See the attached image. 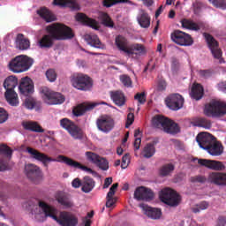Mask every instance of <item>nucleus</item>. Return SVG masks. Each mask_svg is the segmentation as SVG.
Returning a JSON list of instances; mask_svg holds the SVG:
<instances>
[{
  "mask_svg": "<svg viewBox=\"0 0 226 226\" xmlns=\"http://www.w3.org/2000/svg\"><path fill=\"white\" fill-rule=\"evenodd\" d=\"M34 60L27 56H18L11 59L8 64L9 70L13 73H23L33 66Z\"/></svg>",
  "mask_w": 226,
  "mask_h": 226,
  "instance_id": "423d86ee",
  "label": "nucleus"
},
{
  "mask_svg": "<svg viewBox=\"0 0 226 226\" xmlns=\"http://www.w3.org/2000/svg\"><path fill=\"white\" fill-rule=\"evenodd\" d=\"M67 132L72 139H75V140H82V139H84V132H82V129L75 124Z\"/></svg>",
  "mask_w": 226,
  "mask_h": 226,
  "instance_id": "e433bc0d",
  "label": "nucleus"
},
{
  "mask_svg": "<svg viewBox=\"0 0 226 226\" xmlns=\"http://www.w3.org/2000/svg\"><path fill=\"white\" fill-rule=\"evenodd\" d=\"M134 100L138 102L139 105H144L147 100V95H146V92L137 93L134 95Z\"/></svg>",
  "mask_w": 226,
  "mask_h": 226,
  "instance_id": "8fccbe9b",
  "label": "nucleus"
},
{
  "mask_svg": "<svg viewBox=\"0 0 226 226\" xmlns=\"http://www.w3.org/2000/svg\"><path fill=\"white\" fill-rule=\"evenodd\" d=\"M26 151L28 154L31 155V158L34 160H37V162H41L44 167H49V162H58L59 163H65L69 167H73L74 169H79L83 170V172H87L88 174H92V176H96V171L93 170V169L88 168L87 166L82 165L80 162L74 161L73 159L64 156L58 155L56 159L52 157H49V155L33 148L26 147Z\"/></svg>",
  "mask_w": 226,
  "mask_h": 226,
  "instance_id": "7ed1b4c3",
  "label": "nucleus"
},
{
  "mask_svg": "<svg viewBox=\"0 0 226 226\" xmlns=\"http://www.w3.org/2000/svg\"><path fill=\"white\" fill-rule=\"evenodd\" d=\"M204 114L207 117H222L226 114V102L212 101L205 106Z\"/></svg>",
  "mask_w": 226,
  "mask_h": 226,
  "instance_id": "6e6552de",
  "label": "nucleus"
},
{
  "mask_svg": "<svg viewBox=\"0 0 226 226\" xmlns=\"http://www.w3.org/2000/svg\"><path fill=\"white\" fill-rule=\"evenodd\" d=\"M72 188H80L82 186V180L79 178H74L72 182Z\"/></svg>",
  "mask_w": 226,
  "mask_h": 226,
  "instance_id": "774afa93",
  "label": "nucleus"
},
{
  "mask_svg": "<svg viewBox=\"0 0 226 226\" xmlns=\"http://www.w3.org/2000/svg\"><path fill=\"white\" fill-rule=\"evenodd\" d=\"M10 119V114L4 108H0V124H4Z\"/></svg>",
  "mask_w": 226,
  "mask_h": 226,
  "instance_id": "6e6d98bb",
  "label": "nucleus"
},
{
  "mask_svg": "<svg viewBox=\"0 0 226 226\" xmlns=\"http://www.w3.org/2000/svg\"><path fill=\"white\" fill-rule=\"evenodd\" d=\"M18 79L16 77L9 76L4 82V87L6 90L5 98L12 107L19 105V95L15 93V87H17Z\"/></svg>",
  "mask_w": 226,
  "mask_h": 226,
  "instance_id": "0eeeda50",
  "label": "nucleus"
},
{
  "mask_svg": "<svg viewBox=\"0 0 226 226\" xmlns=\"http://www.w3.org/2000/svg\"><path fill=\"white\" fill-rule=\"evenodd\" d=\"M129 53L127 56H145L147 54V50L146 49V46L140 43H132L129 46Z\"/></svg>",
  "mask_w": 226,
  "mask_h": 226,
  "instance_id": "bb28decb",
  "label": "nucleus"
},
{
  "mask_svg": "<svg viewBox=\"0 0 226 226\" xmlns=\"http://www.w3.org/2000/svg\"><path fill=\"white\" fill-rule=\"evenodd\" d=\"M25 172L26 174V177L31 181L36 182L38 179H41V170L34 164L26 165Z\"/></svg>",
  "mask_w": 226,
  "mask_h": 226,
  "instance_id": "6ab92c4d",
  "label": "nucleus"
},
{
  "mask_svg": "<svg viewBox=\"0 0 226 226\" xmlns=\"http://www.w3.org/2000/svg\"><path fill=\"white\" fill-rule=\"evenodd\" d=\"M56 199L58 204H60L64 207H66V208L73 207V201H72V200L68 198V196L64 194H59L58 196H56Z\"/></svg>",
  "mask_w": 226,
  "mask_h": 226,
  "instance_id": "a19ab883",
  "label": "nucleus"
},
{
  "mask_svg": "<svg viewBox=\"0 0 226 226\" xmlns=\"http://www.w3.org/2000/svg\"><path fill=\"white\" fill-rule=\"evenodd\" d=\"M139 207L144 211V215L152 218V220H160L162 218V209L151 207L145 204H139Z\"/></svg>",
  "mask_w": 226,
  "mask_h": 226,
  "instance_id": "4be33fe9",
  "label": "nucleus"
},
{
  "mask_svg": "<svg viewBox=\"0 0 226 226\" xmlns=\"http://www.w3.org/2000/svg\"><path fill=\"white\" fill-rule=\"evenodd\" d=\"M152 124L154 128L163 130L165 133H170V135H176L180 132L179 125L163 115L154 116L152 119Z\"/></svg>",
  "mask_w": 226,
  "mask_h": 226,
  "instance_id": "39448f33",
  "label": "nucleus"
},
{
  "mask_svg": "<svg viewBox=\"0 0 226 226\" xmlns=\"http://www.w3.org/2000/svg\"><path fill=\"white\" fill-rule=\"evenodd\" d=\"M199 165L210 169V170H225V165L222 162L209 160V159H199Z\"/></svg>",
  "mask_w": 226,
  "mask_h": 226,
  "instance_id": "a211bd4d",
  "label": "nucleus"
},
{
  "mask_svg": "<svg viewBox=\"0 0 226 226\" xmlns=\"http://www.w3.org/2000/svg\"><path fill=\"white\" fill-rule=\"evenodd\" d=\"M128 165H130V154H125L122 157L121 168L122 169H128Z\"/></svg>",
  "mask_w": 226,
  "mask_h": 226,
  "instance_id": "e2e57ef3",
  "label": "nucleus"
},
{
  "mask_svg": "<svg viewBox=\"0 0 226 226\" xmlns=\"http://www.w3.org/2000/svg\"><path fill=\"white\" fill-rule=\"evenodd\" d=\"M95 165L101 169V170H109V161L103 157H100L99 161L95 162Z\"/></svg>",
  "mask_w": 226,
  "mask_h": 226,
  "instance_id": "3c124183",
  "label": "nucleus"
},
{
  "mask_svg": "<svg viewBox=\"0 0 226 226\" xmlns=\"http://www.w3.org/2000/svg\"><path fill=\"white\" fill-rule=\"evenodd\" d=\"M26 151L28 154L31 155V158L34 160H37V162H41L44 167H49V162H58L59 163H65L69 167H73L74 169H79L83 170V172H87L88 174H92V176H96V171L93 170V169L88 168L87 166L82 165L80 162L74 161L73 159L64 156L58 155L56 159L52 157H49V155L33 148L26 147Z\"/></svg>",
  "mask_w": 226,
  "mask_h": 226,
  "instance_id": "f03ea898",
  "label": "nucleus"
},
{
  "mask_svg": "<svg viewBox=\"0 0 226 226\" xmlns=\"http://www.w3.org/2000/svg\"><path fill=\"white\" fill-rule=\"evenodd\" d=\"M37 15H39L45 22H54L56 20V16L46 7H41L37 11Z\"/></svg>",
  "mask_w": 226,
  "mask_h": 226,
  "instance_id": "f704fd0d",
  "label": "nucleus"
},
{
  "mask_svg": "<svg viewBox=\"0 0 226 226\" xmlns=\"http://www.w3.org/2000/svg\"><path fill=\"white\" fill-rule=\"evenodd\" d=\"M72 84L79 91H91L93 88V79L86 74H78L72 78Z\"/></svg>",
  "mask_w": 226,
  "mask_h": 226,
  "instance_id": "9b49d317",
  "label": "nucleus"
},
{
  "mask_svg": "<svg viewBox=\"0 0 226 226\" xmlns=\"http://www.w3.org/2000/svg\"><path fill=\"white\" fill-rule=\"evenodd\" d=\"M16 43L17 47L20 50H27V49H29V47L31 46L29 40L24 38V34H19L17 35Z\"/></svg>",
  "mask_w": 226,
  "mask_h": 226,
  "instance_id": "58836bf2",
  "label": "nucleus"
},
{
  "mask_svg": "<svg viewBox=\"0 0 226 226\" xmlns=\"http://www.w3.org/2000/svg\"><path fill=\"white\" fill-rule=\"evenodd\" d=\"M107 201H106V207H112L116 202H117V200L114 198V196L107 194Z\"/></svg>",
  "mask_w": 226,
  "mask_h": 226,
  "instance_id": "0e129e2a",
  "label": "nucleus"
},
{
  "mask_svg": "<svg viewBox=\"0 0 226 226\" xmlns=\"http://www.w3.org/2000/svg\"><path fill=\"white\" fill-rule=\"evenodd\" d=\"M41 93L43 94L42 98L48 105H61V103H64V95L61 93L54 92L47 87H41Z\"/></svg>",
  "mask_w": 226,
  "mask_h": 226,
  "instance_id": "1a4fd4ad",
  "label": "nucleus"
},
{
  "mask_svg": "<svg viewBox=\"0 0 226 226\" xmlns=\"http://www.w3.org/2000/svg\"><path fill=\"white\" fill-rule=\"evenodd\" d=\"M215 8H219L220 10H226V0H208Z\"/></svg>",
  "mask_w": 226,
  "mask_h": 226,
  "instance_id": "5fc2aeb1",
  "label": "nucleus"
},
{
  "mask_svg": "<svg viewBox=\"0 0 226 226\" xmlns=\"http://www.w3.org/2000/svg\"><path fill=\"white\" fill-rule=\"evenodd\" d=\"M193 125L199 128H205V130H211V120L206 117H198L193 120Z\"/></svg>",
  "mask_w": 226,
  "mask_h": 226,
  "instance_id": "4c0bfd02",
  "label": "nucleus"
},
{
  "mask_svg": "<svg viewBox=\"0 0 226 226\" xmlns=\"http://www.w3.org/2000/svg\"><path fill=\"white\" fill-rule=\"evenodd\" d=\"M76 19L78 22H82L85 26H89V27H93V29H98V22L96 20L90 19L84 13H78L76 15Z\"/></svg>",
  "mask_w": 226,
  "mask_h": 226,
  "instance_id": "c756f323",
  "label": "nucleus"
},
{
  "mask_svg": "<svg viewBox=\"0 0 226 226\" xmlns=\"http://www.w3.org/2000/svg\"><path fill=\"white\" fill-rule=\"evenodd\" d=\"M198 75L201 78V79H210V77L213 76V71L211 69H207V70H199L198 71Z\"/></svg>",
  "mask_w": 226,
  "mask_h": 226,
  "instance_id": "13d9d810",
  "label": "nucleus"
},
{
  "mask_svg": "<svg viewBox=\"0 0 226 226\" xmlns=\"http://www.w3.org/2000/svg\"><path fill=\"white\" fill-rule=\"evenodd\" d=\"M4 170H10V166L8 165V162L0 159V172H4Z\"/></svg>",
  "mask_w": 226,
  "mask_h": 226,
  "instance_id": "338daca9",
  "label": "nucleus"
},
{
  "mask_svg": "<svg viewBox=\"0 0 226 226\" xmlns=\"http://www.w3.org/2000/svg\"><path fill=\"white\" fill-rule=\"evenodd\" d=\"M120 82L124 86V87H133V82L132 78L126 74L120 75Z\"/></svg>",
  "mask_w": 226,
  "mask_h": 226,
  "instance_id": "de8ad7c7",
  "label": "nucleus"
},
{
  "mask_svg": "<svg viewBox=\"0 0 226 226\" xmlns=\"http://www.w3.org/2000/svg\"><path fill=\"white\" fill-rule=\"evenodd\" d=\"M165 102L170 110H179L185 105V99L179 94H172L166 98Z\"/></svg>",
  "mask_w": 226,
  "mask_h": 226,
  "instance_id": "4468645a",
  "label": "nucleus"
},
{
  "mask_svg": "<svg viewBox=\"0 0 226 226\" xmlns=\"http://www.w3.org/2000/svg\"><path fill=\"white\" fill-rule=\"evenodd\" d=\"M167 90V81L166 80H160L157 83L156 91L158 93H163V91Z\"/></svg>",
  "mask_w": 226,
  "mask_h": 226,
  "instance_id": "680f3d73",
  "label": "nucleus"
},
{
  "mask_svg": "<svg viewBox=\"0 0 226 226\" xmlns=\"http://www.w3.org/2000/svg\"><path fill=\"white\" fill-rule=\"evenodd\" d=\"M171 71L173 73H177L179 71V60L176 57L171 58Z\"/></svg>",
  "mask_w": 226,
  "mask_h": 226,
  "instance_id": "052dcab7",
  "label": "nucleus"
},
{
  "mask_svg": "<svg viewBox=\"0 0 226 226\" xmlns=\"http://www.w3.org/2000/svg\"><path fill=\"white\" fill-rule=\"evenodd\" d=\"M45 75L49 82H56V80H57V72H56V70L54 69H49L46 71Z\"/></svg>",
  "mask_w": 226,
  "mask_h": 226,
  "instance_id": "09e8293b",
  "label": "nucleus"
},
{
  "mask_svg": "<svg viewBox=\"0 0 226 226\" xmlns=\"http://www.w3.org/2000/svg\"><path fill=\"white\" fill-rule=\"evenodd\" d=\"M137 21L143 29H147L149 26H151V18L149 17V14L144 11L139 12L137 17Z\"/></svg>",
  "mask_w": 226,
  "mask_h": 226,
  "instance_id": "473e14b6",
  "label": "nucleus"
},
{
  "mask_svg": "<svg viewBox=\"0 0 226 226\" xmlns=\"http://www.w3.org/2000/svg\"><path fill=\"white\" fill-rule=\"evenodd\" d=\"M215 139L216 138H215V136L209 132H200L196 137V142H198L200 147H201V149H205V151L208 149L211 143H213Z\"/></svg>",
  "mask_w": 226,
  "mask_h": 226,
  "instance_id": "f3484780",
  "label": "nucleus"
},
{
  "mask_svg": "<svg viewBox=\"0 0 226 226\" xmlns=\"http://www.w3.org/2000/svg\"><path fill=\"white\" fill-rule=\"evenodd\" d=\"M209 207V202L207 201H201L200 203L197 204L195 207L192 208V213H200Z\"/></svg>",
  "mask_w": 226,
  "mask_h": 226,
  "instance_id": "49530a36",
  "label": "nucleus"
},
{
  "mask_svg": "<svg viewBox=\"0 0 226 226\" xmlns=\"http://www.w3.org/2000/svg\"><path fill=\"white\" fill-rule=\"evenodd\" d=\"M37 204L41 209L46 218H52L61 226H77L79 225V218L75 215L69 212H62L60 217H57V210L56 207L49 205L43 200H37Z\"/></svg>",
  "mask_w": 226,
  "mask_h": 226,
  "instance_id": "20e7f679",
  "label": "nucleus"
},
{
  "mask_svg": "<svg viewBox=\"0 0 226 226\" xmlns=\"http://www.w3.org/2000/svg\"><path fill=\"white\" fill-rule=\"evenodd\" d=\"M207 151L211 156H220L223 154V146L215 139L211 143L208 148H207Z\"/></svg>",
  "mask_w": 226,
  "mask_h": 226,
  "instance_id": "7c9ffc66",
  "label": "nucleus"
},
{
  "mask_svg": "<svg viewBox=\"0 0 226 226\" xmlns=\"http://www.w3.org/2000/svg\"><path fill=\"white\" fill-rule=\"evenodd\" d=\"M97 105H98V103H96V102H93V103L83 102V103H80V104L77 105L72 109V114L76 117H80V116H84V114H86V112H89V111L93 110L94 109V107H96Z\"/></svg>",
  "mask_w": 226,
  "mask_h": 226,
  "instance_id": "aec40b11",
  "label": "nucleus"
},
{
  "mask_svg": "<svg viewBox=\"0 0 226 226\" xmlns=\"http://www.w3.org/2000/svg\"><path fill=\"white\" fill-rule=\"evenodd\" d=\"M85 154H86V157L88 160V162L94 163V165L96 164V162H98L99 159L102 158V156L98 155L97 154H95L94 152H86Z\"/></svg>",
  "mask_w": 226,
  "mask_h": 226,
  "instance_id": "603ef678",
  "label": "nucleus"
},
{
  "mask_svg": "<svg viewBox=\"0 0 226 226\" xmlns=\"http://www.w3.org/2000/svg\"><path fill=\"white\" fill-rule=\"evenodd\" d=\"M0 154H4L5 156H11L13 154V150L7 145H0Z\"/></svg>",
  "mask_w": 226,
  "mask_h": 226,
  "instance_id": "4d7b16f0",
  "label": "nucleus"
},
{
  "mask_svg": "<svg viewBox=\"0 0 226 226\" xmlns=\"http://www.w3.org/2000/svg\"><path fill=\"white\" fill-rule=\"evenodd\" d=\"M85 41L90 47H94V49H100L101 50H105L106 46L100 41V38L96 34H86Z\"/></svg>",
  "mask_w": 226,
  "mask_h": 226,
  "instance_id": "393cba45",
  "label": "nucleus"
},
{
  "mask_svg": "<svg viewBox=\"0 0 226 226\" xmlns=\"http://www.w3.org/2000/svg\"><path fill=\"white\" fill-rule=\"evenodd\" d=\"M191 183H200V185H204L207 181L205 176L196 175L194 177H190Z\"/></svg>",
  "mask_w": 226,
  "mask_h": 226,
  "instance_id": "bf43d9fd",
  "label": "nucleus"
},
{
  "mask_svg": "<svg viewBox=\"0 0 226 226\" xmlns=\"http://www.w3.org/2000/svg\"><path fill=\"white\" fill-rule=\"evenodd\" d=\"M157 144L158 141L156 140L147 143L144 147L143 151L141 152L143 158H153V156H154V154L156 153V147H154V146H156Z\"/></svg>",
  "mask_w": 226,
  "mask_h": 226,
  "instance_id": "c85d7f7f",
  "label": "nucleus"
},
{
  "mask_svg": "<svg viewBox=\"0 0 226 226\" xmlns=\"http://www.w3.org/2000/svg\"><path fill=\"white\" fill-rule=\"evenodd\" d=\"M134 199H136V200H146L149 202V200L154 199V192L149 188L139 186L136 188L134 192Z\"/></svg>",
  "mask_w": 226,
  "mask_h": 226,
  "instance_id": "dca6fc26",
  "label": "nucleus"
},
{
  "mask_svg": "<svg viewBox=\"0 0 226 226\" xmlns=\"http://www.w3.org/2000/svg\"><path fill=\"white\" fill-rule=\"evenodd\" d=\"M23 105L26 107V109L33 110V109L40 108L41 103L33 97H27L25 99Z\"/></svg>",
  "mask_w": 226,
  "mask_h": 226,
  "instance_id": "79ce46f5",
  "label": "nucleus"
},
{
  "mask_svg": "<svg viewBox=\"0 0 226 226\" xmlns=\"http://www.w3.org/2000/svg\"><path fill=\"white\" fill-rule=\"evenodd\" d=\"M94 185L95 182L93 178L90 177H84L81 183V192L89 193L90 192H93Z\"/></svg>",
  "mask_w": 226,
  "mask_h": 226,
  "instance_id": "72a5a7b5",
  "label": "nucleus"
},
{
  "mask_svg": "<svg viewBox=\"0 0 226 226\" xmlns=\"http://www.w3.org/2000/svg\"><path fill=\"white\" fill-rule=\"evenodd\" d=\"M171 40L174 43H177V45H180L181 47H190L193 45L192 35L181 30H175L174 33L171 34Z\"/></svg>",
  "mask_w": 226,
  "mask_h": 226,
  "instance_id": "ddd939ff",
  "label": "nucleus"
},
{
  "mask_svg": "<svg viewBox=\"0 0 226 226\" xmlns=\"http://www.w3.org/2000/svg\"><path fill=\"white\" fill-rule=\"evenodd\" d=\"M110 98L117 107H123L126 103V96H124V93L122 91L117 90L110 92Z\"/></svg>",
  "mask_w": 226,
  "mask_h": 226,
  "instance_id": "cd10ccee",
  "label": "nucleus"
},
{
  "mask_svg": "<svg viewBox=\"0 0 226 226\" xmlns=\"http://www.w3.org/2000/svg\"><path fill=\"white\" fill-rule=\"evenodd\" d=\"M96 126L102 133H110L116 126V121L111 116L102 115L96 119Z\"/></svg>",
  "mask_w": 226,
  "mask_h": 226,
  "instance_id": "f8f14e48",
  "label": "nucleus"
},
{
  "mask_svg": "<svg viewBox=\"0 0 226 226\" xmlns=\"http://www.w3.org/2000/svg\"><path fill=\"white\" fill-rule=\"evenodd\" d=\"M22 126L24 130H28L29 132H34L35 133H43V132H45V130H43V127L38 124V122H34V121L22 122Z\"/></svg>",
  "mask_w": 226,
  "mask_h": 226,
  "instance_id": "2f4dec72",
  "label": "nucleus"
},
{
  "mask_svg": "<svg viewBox=\"0 0 226 226\" xmlns=\"http://www.w3.org/2000/svg\"><path fill=\"white\" fill-rule=\"evenodd\" d=\"M53 4L55 6H62L63 8H75V0H54Z\"/></svg>",
  "mask_w": 226,
  "mask_h": 226,
  "instance_id": "37998d69",
  "label": "nucleus"
},
{
  "mask_svg": "<svg viewBox=\"0 0 226 226\" xmlns=\"http://www.w3.org/2000/svg\"><path fill=\"white\" fill-rule=\"evenodd\" d=\"M115 45L120 52H124V54L130 53V41L124 37V35H117L115 38Z\"/></svg>",
  "mask_w": 226,
  "mask_h": 226,
  "instance_id": "b1692460",
  "label": "nucleus"
},
{
  "mask_svg": "<svg viewBox=\"0 0 226 226\" xmlns=\"http://www.w3.org/2000/svg\"><path fill=\"white\" fill-rule=\"evenodd\" d=\"M133 121H135V115L133 113H129L127 115L125 128H128L129 126H132V124H133Z\"/></svg>",
  "mask_w": 226,
  "mask_h": 226,
  "instance_id": "69168bd1",
  "label": "nucleus"
},
{
  "mask_svg": "<svg viewBox=\"0 0 226 226\" xmlns=\"http://www.w3.org/2000/svg\"><path fill=\"white\" fill-rule=\"evenodd\" d=\"M46 30L49 34L43 35L38 41L41 49L52 48L54 46V40L64 41L72 40L75 37L73 30L63 23H53L52 25L48 26Z\"/></svg>",
  "mask_w": 226,
  "mask_h": 226,
  "instance_id": "f257e3e1",
  "label": "nucleus"
},
{
  "mask_svg": "<svg viewBox=\"0 0 226 226\" xmlns=\"http://www.w3.org/2000/svg\"><path fill=\"white\" fill-rule=\"evenodd\" d=\"M124 3H128L130 4L132 2L130 0H102V6H104V8H112V6H116V4Z\"/></svg>",
  "mask_w": 226,
  "mask_h": 226,
  "instance_id": "c03bdc74",
  "label": "nucleus"
},
{
  "mask_svg": "<svg viewBox=\"0 0 226 226\" xmlns=\"http://www.w3.org/2000/svg\"><path fill=\"white\" fill-rule=\"evenodd\" d=\"M208 181L217 186H226V173L212 172L208 176Z\"/></svg>",
  "mask_w": 226,
  "mask_h": 226,
  "instance_id": "a878e982",
  "label": "nucleus"
},
{
  "mask_svg": "<svg viewBox=\"0 0 226 226\" xmlns=\"http://www.w3.org/2000/svg\"><path fill=\"white\" fill-rule=\"evenodd\" d=\"M182 27L190 31H200L206 27V24L202 21L194 22L192 19H184L181 20Z\"/></svg>",
  "mask_w": 226,
  "mask_h": 226,
  "instance_id": "5701e85b",
  "label": "nucleus"
},
{
  "mask_svg": "<svg viewBox=\"0 0 226 226\" xmlns=\"http://www.w3.org/2000/svg\"><path fill=\"white\" fill-rule=\"evenodd\" d=\"M176 166L172 163L164 164L159 169V176L161 177H167V176H170L174 172Z\"/></svg>",
  "mask_w": 226,
  "mask_h": 226,
  "instance_id": "ea45409f",
  "label": "nucleus"
},
{
  "mask_svg": "<svg viewBox=\"0 0 226 226\" xmlns=\"http://www.w3.org/2000/svg\"><path fill=\"white\" fill-rule=\"evenodd\" d=\"M203 36L215 59H220L222 57V49L219 48L218 41L211 34L204 33Z\"/></svg>",
  "mask_w": 226,
  "mask_h": 226,
  "instance_id": "2eb2a0df",
  "label": "nucleus"
},
{
  "mask_svg": "<svg viewBox=\"0 0 226 226\" xmlns=\"http://www.w3.org/2000/svg\"><path fill=\"white\" fill-rule=\"evenodd\" d=\"M101 20L106 27H114V21L110 19V16L107 12H102L100 15Z\"/></svg>",
  "mask_w": 226,
  "mask_h": 226,
  "instance_id": "a18cd8bd",
  "label": "nucleus"
},
{
  "mask_svg": "<svg viewBox=\"0 0 226 226\" xmlns=\"http://www.w3.org/2000/svg\"><path fill=\"white\" fill-rule=\"evenodd\" d=\"M190 94L193 100H201V98L204 96V87H202L200 84H194L192 87Z\"/></svg>",
  "mask_w": 226,
  "mask_h": 226,
  "instance_id": "c9c22d12",
  "label": "nucleus"
},
{
  "mask_svg": "<svg viewBox=\"0 0 226 226\" xmlns=\"http://www.w3.org/2000/svg\"><path fill=\"white\" fill-rule=\"evenodd\" d=\"M75 123L72 122V120L68 118H62L60 120V126L64 128V130H66L67 132L71 129L72 126H73Z\"/></svg>",
  "mask_w": 226,
  "mask_h": 226,
  "instance_id": "864d4df0",
  "label": "nucleus"
},
{
  "mask_svg": "<svg viewBox=\"0 0 226 226\" xmlns=\"http://www.w3.org/2000/svg\"><path fill=\"white\" fill-rule=\"evenodd\" d=\"M19 93L21 94H31L34 91V85L33 84V80L29 77H25L21 79V81L19 86Z\"/></svg>",
  "mask_w": 226,
  "mask_h": 226,
  "instance_id": "412c9836",
  "label": "nucleus"
},
{
  "mask_svg": "<svg viewBox=\"0 0 226 226\" xmlns=\"http://www.w3.org/2000/svg\"><path fill=\"white\" fill-rule=\"evenodd\" d=\"M160 199L164 204L170 206L171 207H177L181 202V196L172 189L166 188L161 191Z\"/></svg>",
  "mask_w": 226,
  "mask_h": 226,
  "instance_id": "9d476101",
  "label": "nucleus"
}]
</instances>
